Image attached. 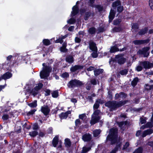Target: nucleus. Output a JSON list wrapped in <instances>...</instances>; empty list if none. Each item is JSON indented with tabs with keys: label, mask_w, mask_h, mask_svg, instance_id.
<instances>
[{
	"label": "nucleus",
	"mask_w": 153,
	"mask_h": 153,
	"mask_svg": "<svg viewBox=\"0 0 153 153\" xmlns=\"http://www.w3.org/2000/svg\"><path fill=\"white\" fill-rule=\"evenodd\" d=\"M62 77L63 78H68L69 76V75L68 73L65 72V73H63L62 75Z\"/></svg>",
	"instance_id": "56"
},
{
	"label": "nucleus",
	"mask_w": 153,
	"mask_h": 153,
	"mask_svg": "<svg viewBox=\"0 0 153 153\" xmlns=\"http://www.w3.org/2000/svg\"><path fill=\"white\" fill-rule=\"evenodd\" d=\"M47 133L48 134H52L53 133L52 128L51 127H49L48 129Z\"/></svg>",
	"instance_id": "62"
},
{
	"label": "nucleus",
	"mask_w": 153,
	"mask_h": 153,
	"mask_svg": "<svg viewBox=\"0 0 153 153\" xmlns=\"http://www.w3.org/2000/svg\"><path fill=\"white\" fill-rule=\"evenodd\" d=\"M88 31L90 34H94L96 33V29L94 27H91L89 28Z\"/></svg>",
	"instance_id": "34"
},
{
	"label": "nucleus",
	"mask_w": 153,
	"mask_h": 153,
	"mask_svg": "<svg viewBox=\"0 0 153 153\" xmlns=\"http://www.w3.org/2000/svg\"><path fill=\"white\" fill-rule=\"evenodd\" d=\"M128 69H124L120 71V74L122 75H126L128 74Z\"/></svg>",
	"instance_id": "40"
},
{
	"label": "nucleus",
	"mask_w": 153,
	"mask_h": 153,
	"mask_svg": "<svg viewBox=\"0 0 153 153\" xmlns=\"http://www.w3.org/2000/svg\"><path fill=\"white\" fill-rule=\"evenodd\" d=\"M100 117L99 116L97 117L95 116L92 117V121L91 123L93 124H94L96 123L99 122V120H100Z\"/></svg>",
	"instance_id": "25"
},
{
	"label": "nucleus",
	"mask_w": 153,
	"mask_h": 153,
	"mask_svg": "<svg viewBox=\"0 0 153 153\" xmlns=\"http://www.w3.org/2000/svg\"><path fill=\"white\" fill-rule=\"evenodd\" d=\"M38 134V132L36 131H33L30 132V134L31 137H34L36 136Z\"/></svg>",
	"instance_id": "45"
},
{
	"label": "nucleus",
	"mask_w": 153,
	"mask_h": 153,
	"mask_svg": "<svg viewBox=\"0 0 153 153\" xmlns=\"http://www.w3.org/2000/svg\"><path fill=\"white\" fill-rule=\"evenodd\" d=\"M72 11L71 12L72 16H74L77 15L79 12V8L78 6L76 5L72 7Z\"/></svg>",
	"instance_id": "17"
},
{
	"label": "nucleus",
	"mask_w": 153,
	"mask_h": 153,
	"mask_svg": "<svg viewBox=\"0 0 153 153\" xmlns=\"http://www.w3.org/2000/svg\"><path fill=\"white\" fill-rule=\"evenodd\" d=\"M120 94L121 95L120 97L122 98H125L126 97L127 95L126 93L123 92H120Z\"/></svg>",
	"instance_id": "57"
},
{
	"label": "nucleus",
	"mask_w": 153,
	"mask_h": 153,
	"mask_svg": "<svg viewBox=\"0 0 153 153\" xmlns=\"http://www.w3.org/2000/svg\"><path fill=\"white\" fill-rule=\"evenodd\" d=\"M150 41V39H149L145 40H135L133 41V43L135 45H140L143 44H147Z\"/></svg>",
	"instance_id": "8"
},
{
	"label": "nucleus",
	"mask_w": 153,
	"mask_h": 153,
	"mask_svg": "<svg viewBox=\"0 0 153 153\" xmlns=\"http://www.w3.org/2000/svg\"><path fill=\"white\" fill-rule=\"evenodd\" d=\"M51 94L52 97L53 98H57L59 96V93L57 90L53 91Z\"/></svg>",
	"instance_id": "39"
},
{
	"label": "nucleus",
	"mask_w": 153,
	"mask_h": 153,
	"mask_svg": "<svg viewBox=\"0 0 153 153\" xmlns=\"http://www.w3.org/2000/svg\"><path fill=\"white\" fill-rule=\"evenodd\" d=\"M12 76V73L9 72H7L0 77V81L2 79H6L10 78Z\"/></svg>",
	"instance_id": "11"
},
{
	"label": "nucleus",
	"mask_w": 153,
	"mask_h": 153,
	"mask_svg": "<svg viewBox=\"0 0 153 153\" xmlns=\"http://www.w3.org/2000/svg\"><path fill=\"white\" fill-rule=\"evenodd\" d=\"M148 30V27H145L144 28L140 29L137 34L140 36H143L147 33Z\"/></svg>",
	"instance_id": "18"
},
{
	"label": "nucleus",
	"mask_w": 153,
	"mask_h": 153,
	"mask_svg": "<svg viewBox=\"0 0 153 153\" xmlns=\"http://www.w3.org/2000/svg\"><path fill=\"white\" fill-rule=\"evenodd\" d=\"M115 58L116 60L111 58L109 60V62L110 63L112 61L114 62L115 60H116L118 64L120 65H122L124 64L126 60V59L125 58L123 57V56H121L120 55H116Z\"/></svg>",
	"instance_id": "6"
},
{
	"label": "nucleus",
	"mask_w": 153,
	"mask_h": 153,
	"mask_svg": "<svg viewBox=\"0 0 153 153\" xmlns=\"http://www.w3.org/2000/svg\"><path fill=\"white\" fill-rule=\"evenodd\" d=\"M123 29L120 25L117 26H115L111 30V32L113 33L122 32Z\"/></svg>",
	"instance_id": "13"
},
{
	"label": "nucleus",
	"mask_w": 153,
	"mask_h": 153,
	"mask_svg": "<svg viewBox=\"0 0 153 153\" xmlns=\"http://www.w3.org/2000/svg\"><path fill=\"white\" fill-rule=\"evenodd\" d=\"M76 22V20L74 18H71L68 21V23L70 24H74Z\"/></svg>",
	"instance_id": "42"
},
{
	"label": "nucleus",
	"mask_w": 153,
	"mask_h": 153,
	"mask_svg": "<svg viewBox=\"0 0 153 153\" xmlns=\"http://www.w3.org/2000/svg\"><path fill=\"white\" fill-rule=\"evenodd\" d=\"M149 47H146L143 48L142 50H139L137 53L139 55H143L144 57H147L149 55Z\"/></svg>",
	"instance_id": "7"
},
{
	"label": "nucleus",
	"mask_w": 153,
	"mask_h": 153,
	"mask_svg": "<svg viewBox=\"0 0 153 153\" xmlns=\"http://www.w3.org/2000/svg\"><path fill=\"white\" fill-rule=\"evenodd\" d=\"M97 52L93 51V52L91 53L92 57L93 58H97L98 56V54L97 53Z\"/></svg>",
	"instance_id": "54"
},
{
	"label": "nucleus",
	"mask_w": 153,
	"mask_h": 153,
	"mask_svg": "<svg viewBox=\"0 0 153 153\" xmlns=\"http://www.w3.org/2000/svg\"><path fill=\"white\" fill-rule=\"evenodd\" d=\"M27 105L29 107L31 108H36L37 105V101L36 100H35L32 102L28 103Z\"/></svg>",
	"instance_id": "27"
},
{
	"label": "nucleus",
	"mask_w": 153,
	"mask_h": 153,
	"mask_svg": "<svg viewBox=\"0 0 153 153\" xmlns=\"http://www.w3.org/2000/svg\"><path fill=\"white\" fill-rule=\"evenodd\" d=\"M122 22V20L120 19H114L113 21V24L114 25H120Z\"/></svg>",
	"instance_id": "29"
},
{
	"label": "nucleus",
	"mask_w": 153,
	"mask_h": 153,
	"mask_svg": "<svg viewBox=\"0 0 153 153\" xmlns=\"http://www.w3.org/2000/svg\"><path fill=\"white\" fill-rule=\"evenodd\" d=\"M95 7L97 9L99 12L102 11L103 10V7L100 5L97 4L95 5Z\"/></svg>",
	"instance_id": "43"
},
{
	"label": "nucleus",
	"mask_w": 153,
	"mask_h": 153,
	"mask_svg": "<svg viewBox=\"0 0 153 153\" xmlns=\"http://www.w3.org/2000/svg\"><path fill=\"white\" fill-rule=\"evenodd\" d=\"M143 150V147L140 146L136 149L133 153H142Z\"/></svg>",
	"instance_id": "32"
},
{
	"label": "nucleus",
	"mask_w": 153,
	"mask_h": 153,
	"mask_svg": "<svg viewBox=\"0 0 153 153\" xmlns=\"http://www.w3.org/2000/svg\"><path fill=\"white\" fill-rule=\"evenodd\" d=\"M84 68L83 65H76L70 68V71L72 72H74L78 70L82 69Z\"/></svg>",
	"instance_id": "15"
},
{
	"label": "nucleus",
	"mask_w": 153,
	"mask_h": 153,
	"mask_svg": "<svg viewBox=\"0 0 153 153\" xmlns=\"http://www.w3.org/2000/svg\"><path fill=\"white\" fill-rule=\"evenodd\" d=\"M116 14V12L114 10L111 9L110 10L108 16L109 23L111 22L114 18Z\"/></svg>",
	"instance_id": "16"
},
{
	"label": "nucleus",
	"mask_w": 153,
	"mask_h": 153,
	"mask_svg": "<svg viewBox=\"0 0 153 153\" xmlns=\"http://www.w3.org/2000/svg\"><path fill=\"white\" fill-rule=\"evenodd\" d=\"M90 82L91 85H95L97 84V81L95 79H93L90 80Z\"/></svg>",
	"instance_id": "48"
},
{
	"label": "nucleus",
	"mask_w": 153,
	"mask_h": 153,
	"mask_svg": "<svg viewBox=\"0 0 153 153\" xmlns=\"http://www.w3.org/2000/svg\"><path fill=\"white\" fill-rule=\"evenodd\" d=\"M84 84L79 80L74 79L70 80L67 84L68 88H73L76 87L82 86Z\"/></svg>",
	"instance_id": "4"
},
{
	"label": "nucleus",
	"mask_w": 153,
	"mask_h": 153,
	"mask_svg": "<svg viewBox=\"0 0 153 153\" xmlns=\"http://www.w3.org/2000/svg\"><path fill=\"white\" fill-rule=\"evenodd\" d=\"M149 5L151 9L153 10V0H149Z\"/></svg>",
	"instance_id": "64"
},
{
	"label": "nucleus",
	"mask_w": 153,
	"mask_h": 153,
	"mask_svg": "<svg viewBox=\"0 0 153 153\" xmlns=\"http://www.w3.org/2000/svg\"><path fill=\"white\" fill-rule=\"evenodd\" d=\"M100 131L98 130H96L93 132L94 136V137H97L100 134Z\"/></svg>",
	"instance_id": "41"
},
{
	"label": "nucleus",
	"mask_w": 153,
	"mask_h": 153,
	"mask_svg": "<svg viewBox=\"0 0 153 153\" xmlns=\"http://www.w3.org/2000/svg\"><path fill=\"white\" fill-rule=\"evenodd\" d=\"M106 140L110 142V144L111 145L116 144L114 148H116L118 150L119 149H121L122 143H119L120 141L119 139H118V129L117 128L113 127L110 129Z\"/></svg>",
	"instance_id": "1"
},
{
	"label": "nucleus",
	"mask_w": 153,
	"mask_h": 153,
	"mask_svg": "<svg viewBox=\"0 0 153 153\" xmlns=\"http://www.w3.org/2000/svg\"><path fill=\"white\" fill-rule=\"evenodd\" d=\"M9 118V116L7 114H4L2 117V119L4 121L7 120Z\"/></svg>",
	"instance_id": "51"
},
{
	"label": "nucleus",
	"mask_w": 153,
	"mask_h": 153,
	"mask_svg": "<svg viewBox=\"0 0 153 153\" xmlns=\"http://www.w3.org/2000/svg\"><path fill=\"white\" fill-rule=\"evenodd\" d=\"M59 117L61 119H66L68 117L65 112H62L59 115Z\"/></svg>",
	"instance_id": "36"
},
{
	"label": "nucleus",
	"mask_w": 153,
	"mask_h": 153,
	"mask_svg": "<svg viewBox=\"0 0 153 153\" xmlns=\"http://www.w3.org/2000/svg\"><path fill=\"white\" fill-rule=\"evenodd\" d=\"M22 127L24 129H26L27 130H29L31 128V125L29 122L25 123L23 126Z\"/></svg>",
	"instance_id": "30"
},
{
	"label": "nucleus",
	"mask_w": 153,
	"mask_h": 153,
	"mask_svg": "<svg viewBox=\"0 0 153 153\" xmlns=\"http://www.w3.org/2000/svg\"><path fill=\"white\" fill-rule=\"evenodd\" d=\"M39 93V92L36 91L34 88L32 89V94L34 97L36 96Z\"/></svg>",
	"instance_id": "50"
},
{
	"label": "nucleus",
	"mask_w": 153,
	"mask_h": 153,
	"mask_svg": "<svg viewBox=\"0 0 153 153\" xmlns=\"http://www.w3.org/2000/svg\"><path fill=\"white\" fill-rule=\"evenodd\" d=\"M36 111V109H33L31 110L30 111L26 112V115L30 116L34 114L35 112Z\"/></svg>",
	"instance_id": "33"
},
{
	"label": "nucleus",
	"mask_w": 153,
	"mask_h": 153,
	"mask_svg": "<svg viewBox=\"0 0 153 153\" xmlns=\"http://www.w3.org/2000/svg\"><path fill=\"white\" fill-rule=\"evenodd\" d=\"M107 97L110 100H112L113 97L112 93L111 91H108Z\"/></svg>",
	"instance_id": "49"
},
{
	"label": "nucleus",
	"mask_w": 153,
	"mask_h": 153,
	"mask_svg": "<svg viewBox=\"0 0 153 153\" xmlns=\"http://www.w3.org/2000/svg\"><path fill=\"white\" fill-rule=\"evenodd\" d=\"M60 51L61 52L65 53L68 51V49L65 47H61L60 48Z\"/></svg>",
	"instance_id": "52"
},
{
	"label": "nucleus",
	"mask_w": 153,
	"mask_h": 153,
	"mask_svg": "<svg viewBox=\"0 0 153 153\" xmlns=\"http://www.w3.org/2000/svg\"><path fill=\"white\" fill-rule=\"evenodd\" d=\"M138 82L139 78L137 77H136L131 82V85L133 87H134L137 85Z\"/></svg>",
	"instance_id": "24"
},
{
	"label": "nucleus",
	"mask_w": 153,
	"mask_h": 153,
	"mask_svg": "<svg viewBox=\"0 0 153 153\" xmlns=\"http://www.w3.org/2000/svg\"><path fill=\"white\" fill-rule=\"evenodd\" d=\"M117 124L118 125V126L122 128L123 126L124 125L123 121L118 122H116Z\"/></svg>",
	"instance_id": "55"
},
{
	"label": "nucleus",
	"mask_w": 153,
	"mask_h": 153,
	"mask_svg": "<svg viewBox=\"0 0 153 153\" xmlns=\"http://www.w3.org/2000/svg\"><path fill=\"white\" fill-rule=\"evenodd\" d=\"M140 123L141 124H144L146 122V120L142 117H141L140 118Z\"/></svg>",
	"instance_id": "63"
},
{
	"label": "nucleus",
	"mask_w": 153,
	"mask_h": 153,
	"mask_svg": "<svg viewBox=\"0 0 153 153\" xmlns=\"http://www.w3.org/2000/svg\"><path fill=\"white\" fill-rule=\"evenodd\" d=\"M45 96H48L50 94L51 91L49 89H47L46 91H45Z\"/></svg>",
	"instance_id": "60"
},
{
	"label": "nucleus",
	"mask_w": 153,
	"mask_h": 153,
	"mask_svg": "<svg viewBox=\"0 0 153 153\" xmlns=\"http://www.w3.org/2000/svg\"><path fill=\"white\" fill-rule=\"evenodd\" d=\"M43 84L42 83H39L38 85L36 86L34 88L35 89L38 91H39L43 87Z\"/></svg>",
	"instance_id": "31"
},
{
	"label": "nucleus",
	"mask_w": 153,
	"mask_h": 153,
	"mask_svg": "<svg viewBox=\"0 0 153 153\" xmlns=\"http://www.w3.org/2000/svg\"><path fill=\"white\" fill-rule=\"evenodd\" d=\"M141 65H138L136 67L137 71L139 72L142 70L143 68L145 69H149L153 67V63H150L148 61H145L140 62Z\"/></svg>",
	"instance_id": "3"
},
{
	"label": "nucleus",
	"mask_w": 153,
	"mask_h": 153,
	"mask_svg": "<svg viewBox=\"0 0 153 153\" xmlns=\"http://www.w3.org/2000/svg\"><path fill=\"white\" fill-rule=\"evenodd\" d=\"M92 14V16L94 15V13H91L89 11H87L85 13V15L84 16V19L85 20L87 21L88 19L89 18Z\"/></svg>",
	"instance_id": "22"
},
{
	"label": "nucleus",
	"mask_w": 153,
	"mask_h": 153,
	"mask_svg": "<svg viewBox=\"0 0 153 153\" xmlns=\"http://www.w3.org/2000/svg\"><path fill=\"white\" fill-rule=\"evenodd\" d=\"M65 60L67 62L69 63H71L74 61V58L72 56L69 55L66 57Z\"/></svg>",
	"instance_id": "23"
},
{
	"label": "nucleus",
	"mask_w": 153,
	"mask_h": 153,
	"mask_svg": "<svg viewBox=\"0 0 153 153\" xmlns=\"http://www.w3.org/2000/svg\"><path fill=\"white\" fill-rule=\"evenodd\" d=\"M104 71L103 69L98 68L94 71V75L97 76L100 74H102Z\"/></svg>",
	"instance_id": "21"
},
{
	"label": "nucleus",
	"mask_w": 153,
	"mask_h": 153,
	"mask_svg": "<svg viewBox=\"0 0 153 153\" xmlns=\"http://www.w3.org/2000/svg\"><path fill=\"white\" fill-rule=\"evenodd\" d=\"M65 146L67 147H70L71 146V142L70 140L68 138H66L65 140Z\"/></svg>",
	"instance_id": "28"
},
{
	"label": "nucleus",
	"mask_w": 153,
	"mask_h": 153,
	"mask_svg": "<svg viewBox=\"0 0 153 153\" xmlns=\"http://www.w3.org/2000/svg\"><path fill=\"white\" fill-rule=\"evenodd\" d=\"M59 137L57 136H55L53 138L52 143L54 147H56L59 142Z\"/></svg>",
	"instance_id": "20"
},
{
	"label": "nucleus",
	"mask_w": 153,
	"mask_h": 153,
	"mask_svg": "<svg viewBox=\"0 0 153 153\" xmlns=\"http://www.w3.org/2000/svg\"><path fill=\"white\" fill-rule=\"evenodd\" d=\"M100 107V104L96 100L95 103L93 105V108L94 109H97Z\"/></svg>",
	"instance_id": "46"
},
{
	"label": "nucleus",
	"mask_w": 153,
	"mask_h": 153,
	"mask_svg": "<svg viewBox=\"0 0 153 153\" xmlns=\"http://www.w3.org/2000/svg\"><path fill=\"white\" fill-rule=\"evenodd\" d=\"M117 8V11L119 13H121L124 10V7L123 6L121 5H119Z\"/></svg>",
	"instance_id": "38"
},
{
	"label": "nucleus",
	"mask_w": 153,
	"mask_h": 153,
	"mask_svg": "<svg viewBox=\"0 0 153 153\" xmlns=\"http://www.w3.org/2000/svg\"><path fill=\"white\" fill-rule=\"evenodd\" d=\"M132 28L134 29H138L139 28V25L137 23H133L132 26Z\"/></svg>",
	"instance_id": "47"
},
{
	"label": "nucleus",
	"mask_w": 153,
	"mask_h": 153,
	"mask_svg": "<svg viewBox=\"0 0 153 153\" xmlns=\"http://www.w3.org/2000/svg\"><path fill=\"white\" fill-rule=\"evenodd\" d=\"M146 128H152L153 127V123L151 122H148L146 123Z\"/></svg>",
	"instance_id": "44"
},
{
	"label": "nucleus",
	"mask_w": 153,
	"mask_h": 153,
	"mask_svg": "<svg viewBox=\"0 0 153 153\" xmlns=\"http://www.w3.org/2000/svg\"><path fill=\"white\" fill-rule=\"evenodd\" d=\"M145 89L148 91L153 89V85H149L148 84H145Z\"/></svg>",
	"instance_id": "37"
},
{
	"label": "nucleus",
	"mask_w": 153,
	"mask_h": 153,
	"mask_svg": "<svg viewBox=\"0 0 153 153\" xmlns=\"http://www.w3.org/2000/svg\"><path fill=\"white\" fill-rule=\"evenodd\" d=\"M43 44L46 46H48L51 43L49 40L48 39H44L42 41Z\"/></svg>",
	"instance_id": "35"
},
{
	"label": "nucleus",
	"mask_w": 153,
	"mask_h": 153,
	"mask_svg": "<svg viewBox=\"0 0 153 153\" xmlns=\"http://www.w3.org/2000/svg\"><path fill=\"white\" fill-rule=\"evenodd\" d=\"M119 51V49L115 46H111L109 52L110 53H113Z\"/></svg>",
	"instance_id": "26"
},
{
	"label": "nucleus",
	"mask_w": 153,
	"mask_h": 153,
	"mask_svg": "<svg viewBox=\"0 0 153 153\" xmlns=\"http://www.w3.org/2000/svg\"><path fill=\"white\" fill-rule=\"evenodd\" d=\"M94 142L92 140L88 143V145L89 146L88 147H84L82 148V153H86L88 152L91 149L92 146L94 145Z\"/></svg>",
	"instance_id": "10"
},
{
	"label": "nucleus",
	"mask_w": 153,
	"mask_h": 153,
	"mask_svg": "<svg viewBox=\"0 0 153 153\" xmlns=\"http://www.w3.org/2000/svg\"><path fill=\"white\" fill-rule=\"evenodd\" d=\"M82 139L85 142H89L92 139L91 135L89 134H85L83 135L82 136Z\"/></svg>",
	"instance_id": "14"
},
{
	"label": "nucleus",
	"mask_w": 153,
	"mask_h": 153,
	"mask_svg": "<svg viewBox=\"0 0 153 153\" xmlns=\"http://www.w3.org/2000/svg\"><path fill=\"white\" fill-rule=\"evenodd\" d=\"M128 100H121L118 102L115 101H109L106 102L105 105L111 109V111L116 110L117 108L121 107L127 103Z\"/></svg>",
	"instance_id": "2"
},
{
	"label": "nucleus",
	"mask_w": 153,
	"mask_h": 153,
	"mask_svg": "<svg viewBox=\"0 0 153 153\" xmlns=\"http://www.w3.org/2000/svg\"><path fill=\"white\" fill-rule=\"evenodd\" d=\"M121 1L120 0H117L113 2L112 4V7L114 9H116L117 7L121 5Z\"/></svg>",
	"instance_id": "19"
},
{
	"label": "nucleus",
	"mask_w": 153,
	"mask_h": 153,
	"mask_svg": "<svg viewBox=\"0 0 153 153\" xmlns=\"http://www.w3.org/2000/svg\"><path fill=\"white\" fill-rule=\"evenodd\" d=\"M40 110L45 116L48 115L50 112V109L48 105H44L43 106H42Z\"/></svg>",
	"instance_id": "9"
},
{
	"label": "nucleus",
	"mask_w": 153,
	"mask_h": 153,
	"mask_svg": "<svg viewBox=\"0 0 153 153\" xmlns=\"http://www.w3.org/2000/svg\"><path fill=\"white\" fill-rule=\"evenodd\" d=\"M63 42V40H62V39H61L60 38H59L58 39L55 41V43H59L60 44H62Z\"/></svg>",
	"instance_id": "61"
},
{
	"label": "nucleus",
	"mask_w": 153,
	"mask_h": 153,
	"mask_svg": "<svg viewBox=\"0 0 153 153\" xmlns=\"http://www.w3.org/2000/svg\"><path fill=\"white\" fill-rule=\"evenodd\" d=\"M89 48L93 51H97V48L95 43L92 41H90L89 43Z\"/></svg>",
	"instance_id": "12"
},
{
	"label": "nucleus",
	"mask_w": 153,
	"mask_h": 153,
	"mask_svg": "<svg viewBox=\"0 0 153 153\" xmlns=\"http://www.w3.org/2000/svg\"><path fill=\"white\" fill-rule=\"evenodd\" d=\"M129 146V143L128 142H126L125 144L123 146V150L126 149Z\"/></svg>",
	"instance_id": "59"
},
{
	"label": "nucleus",
	"mask_w": 153,
	"mask_h": 153,
	"mask_svg": "<svg viewBox=\"0 0 153 153\" xmlns=\"http://www.w3.org/2000/svg\"><path fill=\"white\" fill-rule=\"evenodd\" d=\"M52 68L51 66H46L40 72V76L41 79H46L49 76Z\"/></svg>",
	"instance_id": "5"
},
{
	"label": "nucleus",
	"mask_w": 153,
	"mask_h": 153,
	"mask_svg": "<svg viewBox=\"0 0 153 153\" xmlns=\"http://www.w3.org/2000/svg\"><path fill=\"white\" fill-rule=\"evenodd\" d=\"M39 128V126L37 123H35L33 125V130H37Z\"/></svg>",
	"instance_id": "53"
},
{
	"label": "nucleus",
	"mask_w": 153,
	"mask_h": 153,
	"mask_svg": "<svg viewBox=\"0 0 153 153\" xmlns=\"http://www.w3.org/2000/svg\"><path fill=\"white\" fill-rule=\"evenodd\" d=\"M147 135H150L153 133V130L152 129L149 128L146 130Z\"/></svg>",
	"instance_id": "58"
}]
</instances>
